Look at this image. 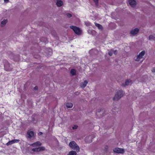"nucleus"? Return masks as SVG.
Returning <instances> with one entry per match:
<instances>
[{
    "instance_id": "obj_1",
    "label": "nucleus",
    "mask_w": 155,
    "mask_h": 155,
    "mask_svg": "<svg viewBox=\"0 0 155 155\" xmlns=\"http://www.w3.org/2000/svg\"><path fill=\"white\" fill-rule=\"evenodd\" d=\"M123 95V91L122 90L118 91L116 92L113 98L114 101H117L121 98Z\"/></svg>"
},
{
    "instance_id": "obj_9",
    "label": "nucleus",
    "mask_w": 155,
    "mask_h": 155,
    "mask_svg": "<svg viewBox=\"0 0 155 155\" xmlns=\"http://www.w3.org/2000/svg\"><path fill=\"white\" fill-rule=\"evenodd\" d=\"M139 31V29L136 28H135L134 30H131L130 31V33L133 35H135L138 33Z\"/></svg>"
},
{
    "instance_id": "obj_2",
    "label": "nucleus",
    "mask_w": 155,
    "mask_h": 155,
    "mask_svg": "<svg viewBox=\"0 0 155 155\" xmlns=\"http://www.w3.org/2000/svg\"><path fill=\"white\" fill-rule=\"evenodd\" d=\"M69 146L71 148L74 150H76L77 152L79 151V147L74 141H71L70 142Z\"/></svg>"
},
{
    "instance_id": "obj_12",
    "label": "nucleus",
    "mask_w": 155,
    "mask_h": 155,
    "mask_svg": "<svg viewBox=\"0 0 155 155\" xmlns=\"http://www.w3.org/2000/svg\"><path fill=\"white\" fill-rule=\"evenodd\" d=\"M88 83V82L87 81L85 80L84 82L82 83L81 84L80 86L82 88H84Z\"/></svg>"
},
{
    "instance_id": "obj_33",
    "label": "nucleus",
    "mask_w": 155,
    "mask_h": 155,
    "mask_svg": "<svg viewBox=\"0 0 155 155\" xmlns=\"http://www.w3.org/2000/svg\"><path fill=\"white\" fill-rule=\"evenodd\" d=\"M9 0H4L5 2H8V1Z\"/></svg>"
},
{
    "instance_id": "obj_30",
    "label": "nucleus",
    "mask_w": 155,
    "mask_h": 155,
    "mask_svg": "<svg viewBox=\"0 0 155 155\" xmlns=\"http://www.w3.org/2000/svg\"><path fill=\"white\" fill-rule=\"evenodd\" d=\"M86 22H85V23L87 26H88L90 25V23L87 22V24H86Z\"/></svg>"
},
{
    "instance_id": "obj_24",
    "label": "nucleus",
    "mask_w": 155,
    "mask_h": 155,
    "mask_svg": "<svg viewBox=\"0 0 155 155\" xmlns=\"http://www.w3.org/2000/svg\"><path fill=\"white\" fill-rule=\"evenodd\" d=\"M78 127V125H74V126L72 127V129H76Z\"/></svg>"
},
{
    "instance_id": "obj_31",
    "label": "nucleus",
    "mask_w": 155,
    "mask_h": 155,
    "mask_svg": "<svg viewBox=\"0 0 155 155\" xmlns=\"http://www.w3.org/2000/svg\"><path fill=\"white\" fill-rule=\"evenodd\" d=\"M103 110H104V109H101L99 111H98V112L99 113L101 112V111H103Z\"/></svg>"
},
{
    "instance_id": "obj_14",
    "label": "nucleus",
    "mask_w": 155,
    "mask_h": 155,
    "mask_svg": "<svg viewBox=\"0 0 155 155\" xmlns=\"http://www.w3.org/2000/svg\"><path fill=\"white\" fill-rule=\"evenodd\" d=\"M63 4V2L60 0H57L56 2V5L58 7H60Z\"/></svg>"
},
{
    "instance_id": "obj_4",
    "label": "nucleus",
    "mask_w": 155,
    "mask_h": 155,
    "mask_svg": "<svg viewBox=\"0 0 155 155\" xmlns=\"http://www.w3.org/2000/svg\"><path fill=\"white\" fill-rule=\"evenodd\" d=\"M4 67L5 70L7 71H11L12 69L9 63L6 60L4 62Z\"/></svg>"
},
{
    "instance_id": "obj_18",
    "label": "nucleus",
    "mask_w": 155,
    "mask_h": 155,
    "mask_svg": "<svg viewBox=\"0 0 155 155\" xmlns=\"http://www.w3.org/2000/svg\"><path fill=\"white\" fill-rule=\"evenodd\" d=\"M77 153L74 151H70L67 155H77Z\"/></svg>"
},
{
    "instance_id": "obj_28",
    "label": "nucleus",
    "mask_w": 155,
    "mask_h": 155,
    "mask_svg": "<svg viewBox=\"0 0 155 155\" xmlns=\"http://www.w3.org/2000/svg\"><path fill=\"white\" fill-rule=\"evenodd\" d=\"M38 87L37 86H36L34 88V89L36 91L38 89Z\"/></svg>"
},
{
    "instance_id": "obj_21",
    "label": "nucleus",
    "mask_w": 155,
    "mask_h": 155,
    "mask_svg": "<svg viewBox=\"0 0 155 155\" xmlns=\"http://www.w3.org/2000/svg\"><path fill=\"white\" fill-rule=\"evenodd\" d=\"M149 38L150 40H154V37L152 35H150L149 36Z\"/></svg>"
},
{
    "instance_id": "obj_19",
    "label": "nucleus",
    "mask_w": 155,
    "mask_h": 155,
    "mask_svg": "<svg viewBox=\"0 0 155 155\" xmlns=\"http://www.w3.org/2000/svg\"><path fill=\"white\" fill-rule=\"evenodd\" d=\"M7 20L4 19L3 21H2L1 22V23L2 26H3L5 25L7 23Z\"/></svg>"
},
{
    "instance_id": "obj_8",
    "label": "nucleus",
    "mask_w": 155,
    "mask_h": 155,
    "mask_svg": "<svg viewBox=\"0 0 155 155\" xmlns=\"http://www.w3.org/2000/svg\"><path fill=\"white\" fill-rule=\"evenodd\" d=\"M41 143L40 142L37 141L35 142L34 143L31 144L30 145L33 147H37L41 146Z\"/></svg>"
},
{
    "instance_id": "obj_20",
    "label": "nucleus",
    "mask_w": 155,
    "mask_h": 155,
    "mask_svg": "<svg viewBox=\"0 0 155 155\" xmlns=\"http://www.w3.org/2000/svg\"><path fill=\"white\" fill-rule=\"evenodd\" d=\"M13 143H17L20 141V140L18 139H14L12 140Z\"/></svg>"
},
{
    "instance_id": "obj_25",
    "label": "nucleus",
    "mask_w": 155,
    "mask_h": 155,
    "mask_svg": "<svg viewBox=\"0 0 155 155\" xmlns=\"http://www.w3.org/2000/svg\"><path fill=\"white\" fill-rule=\"evenodd\" d=\"M66 15H67V16L69 18H70L72 16V15L71 14L67 13V14Z\"/></svg>"
},
{
    "instance_id": "obj_32",
    "label": "nucleus",
    "mask_w": 155,
    "mask_h": 155,
    "mask_svg": "<svg viewBox=\"0 0 155 155\" xmlns=\"http://www.w3.org/2000/svg\"><path fill=\"white\" fill-rule=\"evenodd\" d=\"M42 134V132H40L38 134V135H41Z\"/></svg>"
},
{
    "instance_id": "obj_7",
    "label": "nucleus",
    "mask_w": 155,
    "mask_h": 155,
    "mask_svg": "<svg viewBox=\"0 0 155 155\" xmlns=\"http://www.w3.org/2000/svg\"><path fill=\"white\" fill-rule=\"evenodd\" d=\"M113 151L114 152L121 153H124V149L118 147L114 149Z\"/></svg>"
},
{
    "instance_id": "obj_16",
    "label": "nucleus",
    "mask_w": 155,
    "mask_h": 155,
    "mask_svg": "<svg viewBox=\"0 0 155 155\" xmlns=\"http://www.w3.org/2000/svg\"><path fill=\"white\" fill-rule=\"evenodd\" d=\"M76 71L75 69H72L70 71L71 74L72 76L75 75L76 74Z\"/></svg>"
},
{
    "instance_id": "obj_5",
    "label": "nucleus",
    "mask_w": 155,
    "mask_h": 155,
    "mask_svg": "<svg viewBox=\"0 0 155 155\" xmlns=\"http://www.w3.org/2000/svg\"><path fill=\"white\" fill-rule=\"evenodd\" d=\"M145 54V51H142L137 56L136 59L135 60L136 61H139L140 59L142 58L143 56H144Z\"/></svg>"
},
{
    "instance_id": "obj_10",
    "label": "nucleus",
    "mask_w": 155,
    "mask_h": 155,
    "mask_svg": "<svg viewBox=\"0 0 155 155\" xmlns=\"http://www.w3.org/2000/svg\"><path fill=\"white\" fill-rule=\"evenodd\" d=\"M27 134L28 135V137L29 138H31L34 136V132L33 131H29L27 132Z\"/></svg>"
},
{
    "instance_id": "obj_23",
    "label": "nucleus",
    "mask_w": 155,
    "mask_h": 155,
    "mask_svg": "<svg viewBox=\"0 0 155 155\" xmlns=\"http://www.w3.org/2000/svg\"><path fill=\"white\" fill-rule=\"evenodd\" d=\"M113 53V50H111L108 52V54L110 56H111L112 55Z\"/></svg>"
},
{
    "instance_id": "obj_15",
    "label": "nucleus",
    "mask_w": 155,
    "mask_h": 155,
    "mask_svg": "<svg viewBox=\"0 0 155 155\" xmlns=\"http://www.w3.org/2000/svg\"><path fill=\"white\" fill-rule=\"evenodd\" d=\"M95 26L97 27L99 29L102 30L103 29L102 26L99 24L94 23Z\"/></svg>"
},
{
    "instance_id": "obj_29",
    "label": "nucleus",
    "mask_w": 155,
    "mask_h": 155,
    "mask_svg": "<svg viewBox=\"0 0 155 155\" xmlns=\"http://www.w3.org/2000/svg\"><path fill=\"white\" fill-rule=\"evenodd\" d=\"M152 71L153 72H155V67L153 68L152 70Z\"/></svg>"
},
{
    "instance_id": "obj_11",
    "label": "nucleus",
    "mask_w": 155,
    "mask_h": 155,
    "mask_svg": "<svg viewBox=\"0 0 155 155\" xmlns=\"http://www.w3.org/2000/svg\"><path fill=\"white\" fill-rule=\"evenodd\" d=\"M128 2L132 7L135 6L136 4V2L134 0H129Z\"/></svg>"
},
{
    "instance_id": "obj_3",
    "label": "nucleus",
    "mask_w": 155,
    "mask_h": 155,
    "mask_svg": "<svg viewBox=\"0 0 155 155\" xmlns=\"http://www.w3.org/2000/svg\"><path fill=\"white\" fill-rule=\"evenodd\" d=\"M70 28L72 29L77 35H80L81 34L82 31L80 28L73 25L70 26Z\"/></svg>"
},
{
    "instance_id": "obj_27",
    "label": "nucleus",
    "mask_w": 155,
    "mask_h": 155,
    "mask_svg": "<svg viewBox=\"0 0 155 155\" xmlns=\"http://www.w3.org/2000/svg\"><path fill=\"white\" fill-rule=\"evenodd\" d=\"M113 53L114 54L116 55L117 53V51L116 50L113 51Z\"/></svg>"
},
{
    "instance_id": "obj_17",
    "label": "nucleus",
    "mask_w": 155,
    "mask_h": 155,
    "mask_svg": "<svg viewBox=\"0 0 155 155\" xmlns=\"http://www.w3.org/2000/svg\"><path fill=\"white\" fill-rule=\"evenodd\" d=\"M73 105L72 103L68 102L66 103V106L68 108H71L73 107Z\"/></svg>"
},
{
    "instance_id": "obj_22",
    "label": "nucleus",
    "mask_w": 155,
    "mask_h": 155,
    "mask_svg": "<svg viewBox=\"0 0 155 155\" xmlns=\"http://www.w3.org/2000/svg\"><path fill=\"white\" fill-rule=\"evenodd\" d=\"M13 143L12 140L9 141L6 144L7 146H9L12 144Z\"/></svg>"
},
{
    "instance_id": "obj_26",
    "label": "nucleus",
    "mask_w": 155,
    "mask_h": 155,
    "mask_svg": "<svg viewBox=\"0 0 155 155\" xmlns=\"http://www.w3.org/2000/svg\"><path fill=\"white\" fill-rule=\"evenodd\" d=\"M94 2L96 4H97L98 3L99 0H93Z\"/></svg>"
},
{
    "instance_id": "obj_13",
    "label": "nucleus",
    "mask_w": 155,
    "mask_h": 155,
    "mask_svg": "<svg viewBox=\"0 0 155 155\" xmlns=\"http://www.w3.org/2000/svg\"><path fill=\"white\" fill-rule=\"evenodd\" d=\"M131 82V80L130 79L127 80L125 82V84H123L122 85L123 86H126L128 85Z\"/></svg>"
},
{
    "instance_id": "obj_6",
    "label": "nucleus",
    "mask_w": 155,
    "mask_h": 155,
    "mask_svg": "<svg viewBox=\"0 0 155 155\" xmlns=\"http://www.w3.org/2000/svg\"><path fill=\"white\" fill-rule=\"evenodd\" d=\"M45 150V148L44 147H41L37 148H33L32 150L33 152H40L44 151Z\"/></svg>"
}]
</instances>
